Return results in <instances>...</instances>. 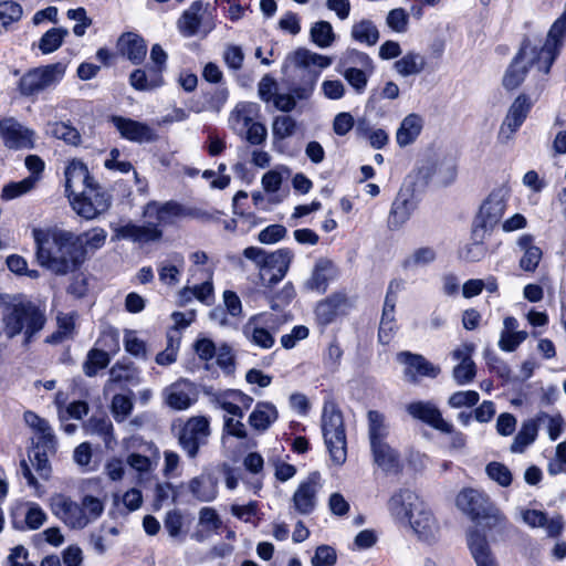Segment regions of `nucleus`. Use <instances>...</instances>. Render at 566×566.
<instances>
[{"label":"nucleus","mask_w":566,"mask_h":566,"mask_svg":"<svg viewBox=\"0 0 566 566\" xmlns=\"http://www.w3.org/2000/svg\"><path fill=\"white\" fill-rule=\"evenodd\" d=\"M509 198V190L504 187L494 189L482 202L479 213L475 218L474 228H481L490 233L491 230L501 221Z\"/></svg>","instance_id":"9d476101"},{"label":"nucleus","mask_w":566,"mask_h":566,"mask_svg":"<svg viewBox=\"0 0 566 566\" xmlns=\"http://www.w3.org/2000/svg\"><path fill=\"white\" fill-rule=\"evenodd\" d=\"M185 216L186 210L182 206L174 201L164 203L150 201L144 208V217L147 221L154 223L157 229H159L160 226L174 224L178 219Z\"/></svg>","instance_id":"aec40b11"},{"label":"nucleus","mask_w":566,"mask_h":566,"mask_svg":"<svg viewBox=\"0 0 566 566\" xmlns=\"http://www.w3.org/2000/svg\"><path fill=\"white\" fill-rule=\"evenodd\" d=\"M66 65L62 62L28 70L19 78L17 90L22 97L33 98L55 87L64 77Z\"/></svg>","instance_id":"423d86ee"},{"label":"nucleus","mask_w":566,"mask_h":566,"mask_svg":"<svg viewBox=\"0 0 566 566\" xmlns=\"http://www.w3.org/2000/svg\"><path fill=\"white\" fill-rule=\"evenodd\" d=\"M165 402L175 410H186L197 400V389L188 379H179L163 391Z\"/></svg>","instance_id":"412c9836"},{"label":"nucleus","mask_w":566,"mask_h":566,"mask_svg":"<svg viewBox=\"0 0 566 566\" xmlns=\"http://www.w3.org/2000/svg\"><path fill=\"white\" fill-rule=\"evenodd\" d=\"M65 191L67 197L81 191L84 187H93L97 182L90 175L88 169L81 160H72L65 168Z\"/></svg>","instance_id":"cd10ccee"},{"label":"nucleus","mask_w":566,"mask_h":566,"mask_svg":"<svg viewBox=\"0 0 566 566\" xmlns=\"http://www.w3.org/2000/svg\"><path fill=\"white\" fill-rule=\"evenodd\" d=\"M117 49L133 64L143 63L147 53V45L144 39L134 32L122 34L117 41Z\"/></svg>","instance_id":"2f4dec72"},{"label":"nucleus","mask_w":566,"mask_h":566,"mask_svg":"<svg viewBox=\"0 0 566 566\" xmlns=\"http://www.w3.org/2000/svg\"><path fill=\"white\" fill-rule=\"evenodd\" d=\"M474 345L465 343L451 353L452 358L458 361L453 367L452 377L459 386L470 384L476 375V366L472 359Z\"/></svg>","instance_id":"4be33fe9"},{"label":"nucleus","mask_w":566,"mask_h":566,"mask_svg":"<svg viewBox=\"0 0 566 566\" xmlns=\"http://www.w3.org/2000/svg\"><path fill=\"white\" fill-rule=\"evenodd\" d=\"M111 122L119 135L129 142L143 144L157 138L155 130L146 123L123 116H112Z\"/></svg>","instance_id":"5701e85b"},{"label":"nucleus","mask_w":566,"mask_h":566,"mask_svg":"<svg viewBox=\"0 0 566 566\" xmlns=\"http://www.w3.org/2000/svg\"><path fill=\"white\" fill-rule=\"evenodd\" d=\"M296 130V122L289 115H280L274 117L272 123V134L274 139L283 140L292 135Z\"/></svg>","instance_id":"338daca9"},{"label":"nucleus","mask_w":566,"mask_h":566,"mask_svg":"<svg viewBox=\"0 0 566 566\" xmlns=\"http://www.w3.org/2000/svg\"><path fill=\"white\" fill-rule=\"evenodd\" d=\"M311 40L318 48H329L335 41V33L333 27L327 21L315 22L310 31Z\"/></svg>","instance_id":"bf43d9fd"},{"label":"nucleus","mask_w":566,"mask_h":566,"mask_svg":"<svg viewBox=\"0 0 566 566\" xmlns=\"http://www.w3.org/2000/svg\"><path fill=\"white\" fill-rule=\"evenodd\" d=\"M424 505L418 494L409 489H400L388 501L391 516L402 523H408Z\"/></svg>","instance_id":"f3484780"},{"label":"nucleus","mask_w":566,"mask_h":566,"mask_svg":"<svg viewBox=\"0 0 566 566\" xmlns=\"http://www.w3.org/2000/svg\"><path fill=\"white\" fill-rule=\"evenodd\" d=\"M287 61L297 70L306 72L305 80L298 86L293 87L292 95L294 99H307L312 95L315 84L322 70L332 64V59L310 51L305 48H298L287 55Z\"/></svg>","instance_id":"20e7f679"},{"label":"nucleus","mask_w":566,"mask_h":566,"mask_svg":"<svg viewBox=\"0 0 566 566\" xmlns=\"http://www.w3.org/2000/svg\"><path fill=\"white\" fill-rule=\"evenodd\" d=\"M437 259V251L432 247H420L411 251L401 262L405 271H416L432 264Z\"/></svg>","instance_id":"a18cd8bd"},{"label":"nucleus","mask_w":566,"mask_h":566,"mask_svg":"<svg viewBox=\"0 0 566 566\" xmlns=\"http://www.w3.org/2000/svg\"><path fill=\"white\" fill-rule=\"evenodd\" d=\"M538 428L536 416L525 420L511 444V451L514 453H523L525 449L536 440Z\"/></svg>","instance_id":"de8ad7c7"},{"label":"nucleus","mask_w":566,"mask_h":566,"mask_svg":"<svg viewBox=\"0 0 566 566\" xmlns=\"http://www.w3.org/2000/svg\"><path fill=\"white\" fill-rule=\"evenodd\" d=\"M532 101L525 94H520L509 107V111L503 119L497 139L502 144H507L511 142L515 135V133L520 129V127L525 122L531 108Z\"/></svg>","instance_id":"ddd939ff"},{"label":"nucleus","mask_w":566,"mask_h":566,"mask_svg":"<svg viewBox=\"0 0 566 566\" xmlns=\"http://www.w3.org/2000/svg\"><path fill=\"white\" fill-rule=\"evenodd\" d=\"M322 431L331 460L343 465L347 459V442L342 412L332 401H326L322 413Z\"/></svg>","instance_id":"39448f33"},{"label":"nucleus","mask_w":566,"mask_h":566,"mask_svg":"<svg viewBox=\"0 0 566 566\" xmlns=\"http://www.w3.org/2000/svg\"><path fill=\"white\" fill-rule=\"evenodd\" d=\"M260 106L253 102H240L229 115V127L241 139L250 145H263L268 137V129L259 122Z\"/></svg>","instance_id":"f03ea898"},{"label":"nucleus","mask_w":566,"mask_h":566,"mask_svg":"<svg viewBox=\"0 0 566 566\" xmlns=\"http://www.w3.org/2000/svg\"><path fill=\"white\" fill-rule=\"evenodd\" d=\"M129 83L137 91H151L160 87L164 78L158 69H137L132 72Z\"/></svg>","instance_id":"a19ab883"},{"label":"nucleus","mask_w":566,"mask_h":566,"mask_svg":"<svg viewBox=\"0 0 566 566\" xmlns=\"http://www.w3.org/2000/svg\"><path fill=\"white\" fill-rule=\"evenodd\" d=\"M423 120L418 114L407 115L397 129L396 140L400 147L412 144L420 135Z\"/></svg>","instance_id":"79ce46f5"},{"label":"nucleus","mask_w":566,"mask_h":566,"mask_svg":"<svg viewBox=\"0 0 566 566\" xmlns=\"http://www.w3.org/2000/svg\"><path fill=\"white\" fill-rule=\"evenodd\" d=\"M145 451L149 452V455L132 452L126 458V463L138 473L139 483L155 471L160 459L159 450L153 442L145 443Z\"/></svg>","instance_id":"c756f323"},{"label":"nucleus","mask_w":566,"mask_h":566,"mask_svg":"<svg viewBox=\"0 0 566 566\" xmlns=\"http://www.w3.org/2000/svg\"><path fill=\"white\" fill-rule=\"evenodd\" d=\"M538 427L544 426L547 429L551 440H556L564 430V419L559 413L548 415L546 412H538L536 415Z\"/></svg>","instance_id":"69168bd1"},{"label":"nucleus","mask_w":566,"mask_h":566,"mask_svg":"<svg viewBox=\"0 0 566 566\" xmlns=\"http://www.w3.org/2000/svg\"><path fill=\"white\" fill-rule=\"evenodd\" d=\"M197 273L200 274L202 283L192 286L195 298L209 305L213 296V270L211 268L199 269L191 275L195 276Z\"/></svg>","instance_id":"5fc2aeb1"},{"label":"nucleus","mask_w":566,"mask_h":566,"mask_svg":"<svg viewBox=\"0 0 566 566\" xmlns=\"http://www.w3.org/2000/svg\"><path fill=\"white\" fill-rule=\"evenodd\" d=\"M38 263L56 275L76 271L85 261L83 235L57 226L34 228Z\"/></svg>","instance_id":"f257e3e1"},{"label":"nucleus","mask_w":566,"mask_h":566,"mask_svg":"<svg viewBox=\"0 0 566 566\" xmlns=\"http://www.w3.org/2000/svg\"><path fill=\"white\" fill-rule=\"evenodd\" d=\"M368 437L370 447L386 442L389 426L382 413L376 410L368 412Z\"/></svg>","instance_id":"09e8293b"},{"label":"nucleus","mask_w":566,"mask_h":566,"mask_svg":"<svg viewBox=\"0 0 566 566\" xmlns=\"http://www.w3.org/2000/svg\"><path fill=\"white\" fill-rule=\"evenodd\" d=\"M87 434H97L108 444L113 440V424L107 417H92L84 424Z\"/></svg>","instance_id":"680f3d73"},{"label":"nucleus","mask_w":566,"mask_h":566,"mask_svg":"<svg viewBox=\"0 0 566 566\" xmlns=\"http://www.w3.org/2000/svg\"><path fill=\"white\" fill-rule=\"evenodd\" d=\"M24 421L32 429L36 437V447L52 450L55 448V436L49 422L33 411L24 412Z\"/></svg>","instance_id":"f704fd0d"},{"label":"nucleus","mask_w":566,"mask_h":566,"mask_svg":"<svg viewBox=\"0 0 566 566\" xmlns=\"http://www.w3.org/2000/svg\"><path fill=\"white\" fill-rule=\"evenodd\" d=\"M113 384H139L138 371L133 365L115 364L109 370L106 388Z\"/></svg>","instance_id":"6e6d98bb"},{"label":"nucleus","mask_w":566,"mask_h":566,"mask_svg":"<svg viewBox=\"0 0 566 566\" xmlns=\"http://www.w3.org/2000/svg\"><path fill=\"white\" fill-rule=\"evenodd\" d=\"M420 541L432 543L438 539L440 527L427 504L408 522Z\"/></svg>","instance_id":"bb28decb"},{"label":"nucleus","mask_w":566,"mask_h":566,"mask_svg":"<svg viewBox=\"0 0 566 566\" xmlns=\"http://www.w3.org/2000/svg\"><path fill=\"white\" fill-rule=\"evenodd\" d=\"M350 35L356 42L368 46L375 45L379 40L378 28L373 21L366 19L352 27Z\"/></svg>","instance_id":"3c124183"},{"label":"nucleus","mask_w":566,"mask_h":566,"mask_svg":"<svg viewBox=\"0 0 566 566\" xmlns=\"http://www.w3.org/2000/svg\"><path fill=\"white\" fill-rule=\"evenodd\" d=\"M22 7L14 1L0 2V34L7 33L12 29L22 17Z\"/></svg>","instance_id":"864d4df0"},{"label":"nucleus","mask_w":566,"mask_h":566,"mask_svg":"<svg viewBox=\"0 0 566 566\" xmlns=\"http://www.w3.org/2000/svg\"><path fill=\"white\" fill-rule=\"evenodd\" d=\"M374 462L386 473L397 474L402 470L399 452L387 442L370 447Z\"/></svg>","instance_id":"72a5a7b5"},{"label":"nucleus","mask_w":566,"mask_h":566,"mask_svg":"<svg viewBox=\"0 0 566 566\" xmlns=\"http://www.w3.org/2000/svg\"><path fill=\"white\" fill-rule=\"evenodd\" d=\"M243 255L255 263L263 279L269 275L268 285L276 284L286 275L294 258L293 252L289 249L266 253L263 249L256 247L244 249Z\"/></svg>","instance_id":"0eeeda50"},{"label":"nucleus","mask_w":566,"mask_h":566,"mask_svg":"<svg viewBox=\"0 0 566 566\" xmlns=\"http://www.w3.org/2000/svg\"><path fill=\"white\" fill-rule=\"evenodd\" d=\"M46 134L72 146H77L81 143L78 130L64 122L48 123Z\"/></svg>","instance_id":"603ef678"},{"label":"nucleus","mask_w":566,"mask_h":566,"mask_svg":"<svg viewBox=\"0 0 566 566\" xmlns=\"http://www.w3.org/2000/svg\"><path fill=\"white\" fill-rule=\"evenodd\" d=\"M457 172L458 169L454 158L443 157L434 164L432 174L438 182L449 185L455 179Z\"/></svg>","instance_id":"e2e57ef3"},{"label":"nucleus","mask_w":566,"mask_h":566,"mask_svg":"<svg viewBox=\"0 0 566 566\" xmlns=\"http://www.w3.org/2000/svg\"><path fill=\"white\" fill-rule=\"evenodd\" d=\"M407 412L441 432H452V423L442 418L440 410L431 401H413L407 405Z\"/></svg>","instance_id":"b1692460"},{"label":"nucleus","mask_w":566,"mask_h":566,"mask_svg":"<svg viewBox=\"0 0 566 566\" xmlns=\"http://www.w3.org/2000/svg\"><path fill=\"white\" fill-rule=\"evenodd\" d=\"M521 516L525 524L531 527L544 528L551 537L559 535L563 530L562 516L548 518L544 512L538 510H523Z\"/></svg>","instance_id":"c9c22d12"},{"label":"nucleus","mask_w":566,"mask_h":566,"mask_svg":"<svg viewBox=\"0 0 566 566\" xmlns=\"http://www.w3.org/2000/svg\"><path fill=\"white\" fill-rule=\"evenodd\" d=\"M190 494L200 502H211L217 497V481L210 474H200L187 483Z\"/></svg>","instance_id":"ea45409f"},{"label":"nucleus","mask_w":566,"mask_h":566,"mask_svg":"<svg viewBox=\"0 0 566 566\" xmlns=\"http://www.w3.org/2000/svg\"><path fill=\"white\" fill-rule=\"evenodd\" d=\"M334 272L335 270L332 261L327 259H319L306 283L307 287L317 292H325L328 281L334 276Z\"/></svg>","instance_id":"c03bdc74"},{"label":"nucleus","mask_w":566,"mask_h":566,"mask_svg":"<svg viewBox=\"0 0 566 566\" xmlns=\"http://www.w3.org/2000/svg\"><path fill=\"white\" fill-rule=\"evenodd\" d=\"M459 510L469 515L473 521L496 516V509L490 499L475 489H463L455 499Z\"/></svg>","instance_id":"f8f14e48"},{"label":"nucleus","mask_w":566,"mask_h":566,"mask_svg":"<svg viewBox=\"0 0 566 566\" xmlns=\"http://www.w3.org/2000/svg\"><path fill=\"white\" fill-rule=\"evenodd\" d=\"M45 324V316L36 305L30 301H17L7 308L4 315V333L8 337H14L24 333L25 343L40 332Z\"/></svg>","instance_id":"7ed1b4c3"},{"label":"nucleus","mask_w":566,"mask_h":566,"mask_svg":"<svg viewBox=\"0 0 566 566\" xmlns=\"http://www.w3.org/2000/svg\"><path fill=\"white\" fill-rule=\"evenodd\" d=\"M50 507L54 516L71 530L85 528L84 515L81 513L78 502L64 494H54L50 499Z\"/></svg>","instance_id":"a211bd4d"},{"label":"nucleus","mask_w":566,"mask_h":566,"mask_svg":"<svg viewBox=\"0 0 566 566\" xmlns=\"http://www.w3.org/2000/svg\"><path fill=\"white\" fill-rule=\"evenodd\" d=\"M489 234L490 233L481 228H473L471 237L472 242L462 249L461 256L470 262H476L483 259L486 254L484 240Z\"/></svg>","instance_id":"8fccbe9b"},{"label":"nucleus","mask_w":566,"mask_h":566,"mask_svg":"<svg viewBox=\"0 0 566 566\" xmlns=\"http://www.w3.org/2000/svg\"><path fill=\"white\" fill-rule=\"evenodd\" d=\"M427 62L422 54L409 51L394 64L395 71L403 76H412L420 74L426 69Z\"/></svg>","instance_id":"49530a36"},{"label":"nucleus","mask_w":566,"mask_h":566,"mask_svg":"<svg viewBox=\"0 0 566 566\" xmlns=\"http://www.w3.org/2000/svg\"><path fill=\"white\" fill-rule=\"evenodd\" d=\"M566 34V11L551 27L546 41L538 54V71L547 74L556 60Z\"/></svg>","instance_id":"9b49d317"},{"label":"nucleus","mask_w":566,"mask_h":566,"mask_svg":"<svg viewBox=\"0 0 566 566\" xmlns=\"http://www.w3.org/2000/svg\"><path fill=\"white\" fill-rule=\"evenodd\" d=\"M184 268V255L178 252H172L157 264L158 279L164 285L175 286L180 281Z\"/></svg>","instance_id":"473e14b6"},{"label":"nucleus","mask_w":566,"mask_h":566,"mask_svg":"<svg viewBox=\"0 0 566 566\" xmlns=\"http://www.w3.org/2000/svg\"><path fill=\"white\" fill-rule=\"evenodd\" d=\"M339 64L344 69L347 66H360L368 70L369 73L374 71L371 59L366 53L355 49L347 50L340 57Z\"/></svg>","instance_id":"774afa93"},{"label":"nucleus","mask_w":566,"mask_h":566,"mask_svg":"<svg viewBox=\"0 0 566 566\" xmlns=\"http://www.w3.org/2000/svg\"><path fill=\"white\" fill-rule=\"evenodd\" d=\"M344 78L358 93H363L368 83V76L371 74L368 70L356 66H347L340 71Z\"/></svg>","instance_id":"0e129e2a"},{"label":"nucleus","mask_w":566,"mask_h":566,"mask_svg":"<svg viewBox=\"0 0 566 566\" xmlns=\"http://www.w3.org/2000/svg\"><path fill=\"white\" fill-rule=\"evenodd\" d=\"M73 210L86 220H93L108 210L109 196L96 184L91 188L84 187L69 198Z\"/></svg>","instance_id":"6e6552de"},{"label":"nucleus","mask_w":566,"mask_h":566,"mask_svg":"<svg viewBox=\"0 0 566 566\" xmlns=\"http://www.w3.org/2000/svg\"><path fill=\"white\" fill-rule=\"evenodd\" d=\"M321 486V474L318 472H312L302 481L292 497L295 511L302 515L311 514L315 510Z\"/></svg>","instance_id":"6ab92c4d"},{"label":"nucleus","mask_w":566,"mask_h":566,"mask_svg":"<svg viewBox=\"0 0 566 566\" xmlns=\"http://www.w3.org/2000/svg\"><path fill=\"white\" fill-rule=\"evenodd\" d=\"M516 244L522 252L520 268L525 272H534L543 256L542 249L534 243V237L523 234L517 239Z\"/></svg>","instance_id":"e433bc0d"},{"label":"nucleus","mask_w":566,"mask_h":566,"mask_svg":"<svg viewBox=\"0 0 566 566\" xmlns=\"http://www.w3.org/2000/svg\"><path fill=\"white\" fill-rule=\"evenodd\" d=\"M210 436V423L203 416L190 418L179 434V443L190 458H195L200 446Z\"/></svg>","instance_id":"4468645a"},{"label":"nucleus","mask_w":566,"mask_h":566,"mask_svg":"<svg viewBox=\"0 0 566 566\" xmlns=\"http://www.w3.org/2000/svg\"><path fill=\"white\" fill-rule=\"evenodd\" d=\"M468 545L476 566H497L484 534L478 530L470 531Z\"/></svg>","instance_id":"4c0bfd02"},{"label":"nucleus","mask_w":566,"mask_h":566,"mask_svg":"<svg viewBox=\"0 0 566 566\" xmlns=\"http://www.w3.org/2000/svg\"><path fill=\"white\" fill-rule=\"evenodd\" d=\"M276 419L275 406L271 402L260 401L249 416V424L258 431H265Z\"/></svg>","instance_id":"37998d69"},{"label":"nucleus","mask_w":566,"mask_h":566,"mask_svg":"<svg viewBox=\"0 0 566 566\" xmlns=\"http://www.w3.org/2000/svg\"><path fill=\"white\" fill-rule=\"evenodd\" d=\"M0 137L10 149H31L34 147L35 132L14 117L0 119Z\"/></svg>","instance_id":"2eb2a0df"},{"label":"nucleus","mask_w":566,"mask_h":566,"mask_svg":"<svg viewBox=\"0 0 566 566\" xmlns=\"http://www.w3.org/2000/svg\"><path fill=\"white\" fill-rule=\"evenodd\" d=\"M81 513L84 515L85 527L98 520L104 512V502L93 495H84L78 502Z\"/></svg>","instance_id":"052dcab7"},{"label":"nucleus","mask_w":566,"mask_h":566,"mask_svg":"<svg viewBox=\"0 0 566 566\" xmlns=\"http://www.w3.org/2000/svg\"><path fill=\"white\" fill-rule=\"evenodd\" d=\"M114 232L115 238L118 240L125 239L139 243L157 241L163 235L161 230L157 229L150 221H147L145 226H137L132 222L117 226L114 228Z\"/></svg>","instance_id":"a878e982"},{"label":"nucleus","mask_w":566,"mask_h":566,"mask_svg":"<svg viewBox=\"0 0 566 566\" xmlns=\"http://www.w3.org/2000/svg\"><path fill=\"white\" fill-rule=\"evenodd\" d=\"M69 35V30L64 28H52L46 31L39 40L38 48L43 54L55 52Z\"/></svg>","instance_id":"13d9d810"},{"label":"nucleus","mask_w":566,"mask_h":566,"mask_svg":"<svg viewBox=\"0 0 566 566\" xmlns=\"http://www.w3.org/2000/svg\"><path fill=\"white\" fill-rule=\"evenodd\" d=\"M397 360L403 365V378L410 384H419L421 377L436 378L441 373L439 366L427 360L422 355L410 352L397 354Z\"/></svg>","instance_id":"dca6fc26"},{"label":"nucleus","mask_w":566,"mask_h":566,"mask_svg":"<svg viewBox=\"0 0 566 566\" xmlns=\"http://www.w3.org/2000/svg\"><path fill=\"white\" fill-rule=\"evenodd\" d=\"M417 208L415 193L409 188H402L395 198L388 222L390 227L398 229L403 226Z\"/></svg>","instance_id":"393cba45"},{"label":"nucleus","mask_w":566,"mask_h":566,"mask_svg":"<svg viewBox=\"0 0 566 566\" xmlns=\"http://www.w3.org/2000/svg\"><path fill=\"white\" fill-rule=\"evenodd\" d=\"M347 306V296L343 293H336L319 302L315 314L322 325L332 323L335 317Z\"/></svg>","instance_id":"58836bf2"},{"label":"nucleus","mask_w":566,"mask_h":566,"mask_svg":"<svg viewBox=\"0 0 566 566\" xmlns=\"http://www.w3.org/2000/svg\"><path fill=\"white\" fill-rule=\"evenodd\" d=\"M38 181L36 176H29L21 181L10 182L2 188L1 199L9 201L27 195L35 188Z\"/></svg>","instance_id":"4d7b16f0"},{"label":"nucleus","mask_w":566,"mask_h":566,"mask_svg":"<svg viewBox=\"0 0 566 566\" xmlns=\"http://www.w3.org/2000/svg\"><path fill=\"white\" fill-rule=\"evenodd\" d=\"M532 65L538 67L537 48L525 41L503 75L504 88L509 91L517 88L524 82Z\"/></svg>","instance_id":"1a4fd4ad"},{"label":"nucleus","mask_w":566,"mask_h":566,"mask_svg":"<svg viewBox=\"0 0 566 566\" xmlns=\"http://www.w3.org/2000/svg\"><path fill=\"white\" fill-rule=\"evenodd\" d=\"M271 315L259 314L252 316L244 325L243 332L247 338L264 349H269L274 344V337L265 326L269 325V318Z\"/></svg>","instance_id":"c85d7f7f"},{"label":"nucleus","mask_w":566,"mask_h":566,"mask_svg":"<svg viewBox=\"0 0 566 566\" xmlns=\"http://www.w3.org/2000/svg\"><path fill=\"white\" fill-rule=\"evenodd\" d=\"M201 11L202 3L200 1H196L182 13L178 20V29L184 36L190 38L199 32L207 35L213 29L212 24L203 25L202 30L200 29L202 24Z\"/></svg>","instance_id":"7c9ffc66"}]
</instances>
